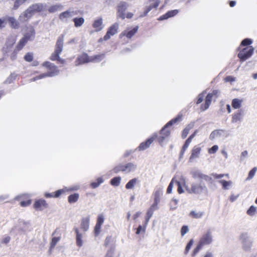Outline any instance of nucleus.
<instances>
[{
	"instance_id": "nucleus-1",
	"label": "nucleus",
	"mask_w": 257,
	"mask_h": 257,
	"mask_svg": "<svg viewBox=\"0 0 257 257\" xmlns=\"http://www.w3.org/2000/svg\"><path fill=\"white\" fill-rule=\"evenodd\" d=\"M42 66L46 70V72L43 73L34 77L35 80L43 79L46 77H52L58 75L59 70L54 64L49 61H45L42 64Z\"/></svg>"
},
{
	"instance_id": "nucleus-2",
	"label": "nucleus",
	"mask_w": 257,
	"mask_h": 257,
	"mask_svg": "<svg viewBox=\"0 0 257 257\" xmlns=\"http://www.w3.org/2000/svg\"><path fill=\"white\" fill-rule=\"evenodd\" d=\"M182 114L178 115L176 117L172 119L168 122H167L166 124L162 128L160 133L161 136L160 137L157 136V138L158 141L160 143H162L166 138L170 136L171 134V131L168 129V127L171 126L172 125L176 123L178 121H180L182 119Z\"/></svg>"
},
{
	"instance_id": "nucleus-3",
	"label": "nucleus",
	"mask_w": 257,
	"mask_h": 257,
	"mask_svg": "<svg viewBox=\"0 0 257 257\" xmlns=\"http://www.w3.org/2000/svg\"><path fill=\"white\" fill-rule=\"evenodd\" d=\"M103 57V54L96 55L89 57L86 53H83L78 56L75 61L76 65H81L84 63L100 61Z\"/></svg>"
},
{
	"instance_id": "nucleus-4",
	"label": "nucleus",
	"mask_w": 257,
	"mask_h": 257,
	"mask_svg": "<svg viewBox=\"0 0 257 257\" xmlns=\"http://www.w3.org/2000/svg\"><path fill=\"white\" fill-rule=\"evenodd\" d=\"M64 39V35L63 34L61 35L58 38L55 46V50L50 57V59L51 60L57 61L59 58V55L63 51Z\"/></svg>"
},
{
	"instance_id": "nucleus-5",
	"label": "nucleus",
	"mask_w": 257,
	"mask_h": 257,
	"mask_svg": "<svg viewBox=\"0 0 257 257\" xmlns=\"http://www.w3.org/2000/svg\"><path fill=\"white\" fill-rule=\"evenodd\" d=\"M238 50L239 52L237 56L241 61H244L252 56L254 52V48L252 46H248L238 49Z\"/></svg>"
},
{
	"instance_id": "nucleus-6",
	"label": "nucleus",
	"mask_w": 257,
	"mask_h": 257,
	"mask_svg": "<svg viewBox=\"0 0 257 257\" xmlns=\"http://www.w3.org/2000/svg\"><path fill=\"white\" fill-rule=\"evenodd\" d=\"M138 30L139 26H138L134 27H128L121 33L120 37H125L127 39H131L136 34Z\"/></svg>"
},
{
	"instance_id": "nucleus-7",
	"label": "nucleus",
	"mask_w": 257,
	"mask_h": 257,
	"mask_svg": "<svg viewBox=\"0 0 257 257\" xmlns=\"http://www.w3.org/2000/svg\"><path fill=\"white\" fill-rule=\"evenodd\" d=\"M217 94L218 91L217 90H214L212 93H208L205 97V103L201 105L200 109L201 110L204 111L208 108L211 103L213 96H217Z\"/></svg>"
},
{
	"instance_id": "nucleus-8",
	"label": "nucleus",
	"mask_w": 257,
	"mask_h": 257,
	"mask_svg": "<svg viewBox=\"0 0 257 257\" xmlns=\"http://www.w3.org/2000/svg\"><path fill=\"white\" fill-rule=\"evenodd\" d=\"M134 169L133 164L129 163L125 165H119L115 166L113 169V171L115 173H118L119 172H131Z\"/></svg>"
},
{
	"instance_id": "nucleus-9",
	"label": "nucleus",
	"mask_w": 257,
	"mask_h": 257,
	"mask_svg": "<svg viewBox=\"0 0 257 257\" xmlns=\"http://www.w3.org/2000/svg\"><path fill=\"white\" fill-rule=\"evenodd\" d=\"M128 4L125 2H120L117 7V17L122 20L125 18L124 12L126 10Z\"/></svg>"
},
{
	"instance_id": "nucleus-10",
	"label": "nucleus",
	"mask_w": 257,
	"mask_h": 257,
	"mask_svg": "<svg viewBox=\"0 0 257 257\" xmlns=\"http://www.w3.org/2000/svg\"><path fill=\"white\" fill-rule=\"evenodd\" d=\"M157 138V135L154 134L146 141L141 143L138 148L139 151H144L149 148L153 142Z\"/></svg>"
},
{
	"instance_id": "nucleus-11",
	"label": "nucleus",
	"mask_w": 257,
	"mask_h": 257,
	"mask_svg": "<svg viewBox=\"0 0 257 257\" xmlns=\"http://www.w3.org/2000/svg\"><path fill=\"white\" fill-rule=\"evenodd\" d=\"M212 241V237L211 232L210 230H208L200 238L199 243L202 246L210 244Z\"/></svg>"
},
{
	"instance_id": "nucleus-12",
	"label": "nucleus",
	"mask_w": 257,
	"mask_h": 257,
	"mask_svg": "<svg viewBox=\"0 0 257 257\" xmlns=\"http://www.w3.org/2000/svg\"><path fill=\"white\" fill-rule=\"evenodd\" d=\"M118 29V24L115 23L111 25L108 29V30L103 37V40L105 41L108 40L110 39L111 36L114 35L117 33Z\"/></svg>"
},
{
	"instance_id": "nucleus-13",
	"label": "nucleus",
	"mask_w": 257,
	"mask_h": 257,
	"mask_svg": "<svg viewBox=\"0 0 257 257\" xmlns=\"http://www.w3.org/2000/svg\"><path fill=\"white\" fill-rule=\"evenodd\" d=\"M33 207L36 210L41 211L48 207V204L46 201L43 199L36 200L34 204Z\"/></svg>"
},
{
	"instance_id": "nucleus-14",
	"label": "nucleus",
	"mask_w": 257,
	"mask_h": 257,
	"mask_svg": "<svg viewBox=\"0 0 257 257\" xmlns=\"http://www.w3.org/2000/svg\"><path fill=\"white\" fill-rule=\"evenodd\" d=\"M16 40L13 36L8 38L6 40L5 46L3 48L4 53H8L15 44Z\"/></svg>"
},
{
	"instance_id": "nucleus-15",
	"label": "nucleus",
	"mask_w": 257,
	"mask_h": 257,
	"mask_svg": "<svg viewBox=\"0 0 257 257\" xmlns=\"http://www.w3.org/2000/svg\"><path fill=\"white\" fill-rule=\"evenodd\" d=\"M150 5L148 6L144 12V15L142 17L146 16L148 13L153 9H157L160 3V0H149Z\"/></svg>"
},
{
	"instance_id": "nucleus-16",
	"label": "nucleus",
	"mask_w": 257,
	"mask_h": 257,
	"mask_svg": "<svg viewBox=\"0 0 257 257\" xmlns=\"http://www.w3.org/2000/svg\"><path fill=\"white\" fill-rule=\"evenodd\" d=\"M67 191L68 190L66 188H63L51 193L46 192L44 194V196L46 198H58L65 194Z\"/></svg>"
},
{
	"instance_id": "nucleus-17",
	"label": "nucleus",
	"mask_w": 257,
	"mask_h": 257,
	"mask_svg": "<svg viewBox=\"0 0 257 257\" xmlns=\"http://www.w3.org/2000/svg\"><path fill=\"white\" fill-rule=\"evenodd\" d=\"M204 187L201 184H192L191 187L187 188V190L190 193L199 194L203 190Z\"/></svg>"
},
{
	"instance_id": "nucleus-18",
	"label": "nucleus",
	"mask_w": 257,
	"mask_h": 257,
	"mask_svg": "<svg viewBox=\"0 0 257 257\" xmlns=\"http://www.w3.org/2000/svg\"><path fill=\"white\" fill-rule=\"evenodd\" d=\"M201 151V147L195 146L191 150V154L189 158L190 162L193 161L195 159L199 158Z\"/></svg>"
},
{
	"instance_id": "nucleus-19",
	"label": "nucleus",
	"mask_w": 257,
	"mask_h": 257,
	"mask_svg": "<svg viewBox=\"0 0 257 257\" xmlns=\"http://www.w3.org/2000/svg\"><path fill=\"white\" fill-rule=\"evenodd\" d=\"M34 15L30 8H28L23 14L19 17L20 21L25 22L28 21Z\"/></svg>"
},
{
	"instance_id": "nucleus-20",
	"label": "nucleus",
	"mask_w": 257,
	"mask_h": 257,
	"mask_svg": "<svg viewBox=\"0 0 257 257\" xmlns=\"http://www.w3.org/2000/svg\"><path fill=\"white\" fill-rule=\"evenodd\" d=\"M92 27L95 29V32L100 31L103 29V20L102 18H99L95 20L92 24Z\"/></svg>"
},
{
	"instance_id": "nucleus-21",
	"label": "nucleus",
	"mask_w": 257,
	"mask_h": 257,
	"mask_svg": "<svg viewBox=\"0 0 257 257\" xmlns=\"http://www.w3.org/2000/svg\"><path fill=\"white\" fill-rule=\"evenodd\" d=\"M29 8L34 14L36 13H39L43 11L45 9V7L42 4H35L31 6Z\"/></svg>"
},
{
	"instance_id": "nucleus-22",
	"label": "nucleus",
	"mask_w": 257,
	"mask_h": 257,
	"mask_svg": "<svg viewBox=\"0 0 257 257\" xmlns=\"http://www.w3.org/2000/svg\"><path fill=\"white\" fill-rule=\"evenodd\" d=\"M243 115V110L241 109L238 110L235 112L232 115L231 122L235 123L241 120Z\"/></svg>"
},
{
	"instance_id": "nucleus-23",
	"label": "nucleus",
	"mask_w": 257,
	"mask_h": 257,
	"mask_svg": "<svg viewBox=\"0 0 257 257\" xmlns=\"http://www.w3.org/2000/svg\"><path fill=\"white\" fill-rule=\"evenodd\" d=\"M28 29L29 31L25 33L22 38L25 39L28 42L35 37V31L34 28L32 26L28 27Z\"/></svg>"
},
{
	"instance_id": "nucleus-24",
	"label": "nucleus",
	"mask_w": 257,
	"mask_h": 257,
	"mask_svg": "<svg viewBox=\"0 0 257 257\" xmlns=\"http://www.w3.org/2000/svg\"><path fill=\"white\" fill-rule=\"evenodd\" d=\"M6 21H8L10 27L15 29H18L20 27L19 23L14 17H8L5 18Z\"/></svg>"
},
{
	"instance_id": "nucleus-25",
	"label": "nucleus",
	"mask_w": 257,
	"mask_h": 257,
	"mask_svg": "<svg viewBox=\"0 0 257 257\" xmlns=\"http://www.w3.org/2000/svg\"><path fill=\"white\" fill-rule=\"evenodd\" d=\"M179 13V11L178 10H174L172 11H169L167 12L165 14L161 16L159 18L160 20H164L165 19H167L169 18L173 17Z\"/></svg>"
},
{
	"instance_id": "nucleus-26",
	"label": "nucleus",
	"mask_w": 257,
	"mask_h": 257,
	"mask_svg": "<svg viewBox=\"0 0 257 257\" xmlns=\"http://www.w3.org/2000/svg\"><path fill=\"white\" fill-rule=\"evenodd\" d=\"M89 226V218L86 217L82 219L81 221L80 227L83 231H86Z\"/></svg>"
},
{
	"instance_id": "nucleus-27",
	"label": "nucleus",
	"mask_w": 257,
	"mask_h": 257,
	"mask_svg": "<svg viewBox=\"0 0 257 257\" xmlns=\"http://www.w3.org/2000/svg\"><path fill=\"white\" fill-rule=\"evenodd\" d=\"M74 231L76 234V244L78 246L81 247V246H82L83 244V241L82 239L83 235L81 233H79V229L78 228H75Z\"/></svg>"
},
{
	"instance_id": "nucleus-28",
	"label": "nucleus",
	"mask_w": 257,
	"mask_h": 257,
	"mask_svg": "<svg viewBox=\"0 0 257 257\" xmlns=\"http://www.w3.org/2000/svg\"><path fill=\"white\" fill-rule=\"evenodd\" d=\"M74 14V12H70L69 11H66L64 12L60 13L59 15V18L61 21H64L65 19L69 18L72 17Z\"/></svg>"
},
{
	"instance_id": "nucleus-29",
	"label": "nucleus",
	"mask_w": 257,
	"mask_h": 257,
	"mask_svg": "<svg viewBox=\"0 0 257 257\" xmlns=\"http://www.w3.org/2000/svg\"><path fill=\"white\" fill-rule=\"evenodd\" d=\"M242 102V99L234 98L232 100L231 106L234 109H239L241 107Z\"/></svg>"
},
{
	"instance_id": "nucleus-30",
	"label": "nucleus",
	"mask_w": 257,
	"mask_h": 257,
	"mask_svg": "<svg viewBox=\"0 0 257 257\" xmlns=\"http://www.w3.org/2000/svg\"><path fill=\"white\" fill-rule=\"evenodd\" d=\"M204 214V212H202V211H198V212H197L196 211H191L190 213H189V216H190L191 217L193 218H195V219H199V218H201Z\"/></svg>"
},
{
	"instance_id": "nucleus-31",
	"label": "nucleus",
	"mask_w": 257,
	"mask_h": 257,
	"mask_svg": "<svg viewBox=\"0 0 257 257\" xmlns=\"http://www.w3.org/2000/svg\"><path fill=\"white\" fill-rule=\"evenodd\" d=\"M62 8V6L59 4L52 5L48 9V12L49 13H55Z\"/></svg>"
},
{
	"instance_id": "nucleus-32",
	"label": "nucleus",
	"mask_w": 257,
	"mask_h": 257,
	"mask_svg": "<svg viewBox=\"0 0 257 257\" xmlns=\"http://www.w3.org/2000/svg\"><path fill=\"white\" fill-rule=\"evenodd\" d=\"M27 43L28 41L25 39L22 38L17 43L15 48L17 49V50L20 51L24 48Z\"/></svg>"
},
{
	"instance_id": "nucleus-33",
	"label": "nucleus",
	"mask_w": 257,
	"mask_h": 257,
	"mask_svg": "<svg viewBox=\"0 0 257 257\" xmlns=\"http://www.w3.org/2000/svg\"><path fill=\"white\" fill-rule=\"evenodd\" d=\"M79 198V195L78 193H74L71 194L68 197V201L69 203H73L77 202Z\"/></svg>"
},
{
	"instance_id": "nucleus-34",
	"label": "nucleus",
	"mask_w": 257,
	"mask_h": 257,
	"mask_svg": "<svg viewBox=\"0 0 257 257\" xmlns=\"http://www.w3.org/2000/svg\"><path fill=\"white\" fill-rule=\"evenodd\" d=\"M103 181L104 180L102 177H99L97 178L96 181L91 182L90 186L92 188L94 189L98 187L100 184L103 182Z\"/></svg>"
},
{
	"instance_id": "nucleus-35",
	"label": "nucleus",
	"mask_w": 257,
	"mask_h": 257,
	"mask_svg": "<svg viewBox=\"0 0 257 257\" xmlns=\"http://www.w3.org/2000/svg\"><path fill=\"white\" fill-rule=\"evenodd\" d=\"M138 182V179L137 178H134L130 180L127 184L125 185V188L127 189H133L134 186L136 184V183Z\"/></svg>"
},
{
	"instance_id": "nucleus-36",
	"label": "nucleus",
	"mask_w": 257,
	"mask_h": 257,
	"mask_svg": "<svg viewBox=\"0 0 257 257\" xmlns=\"http://www.w3.org/2000/svg\"><path fill=\"white\" fill-rule=\"evenodd\" d=\"M73 21L74 23L75 27L81 26L84 23V19L82 17L74 18Z\"/></svg>"
},
{
	"instance_id": "nucleus-37",
	"label": "nucleus",
	"mask_w": 257,
	"mask_h": 257,
	"mask_svg": "<svg viewBox=\"0 0 257 257\" xmlns=\"http://www.w3.org/2000/svg\"><path fill=\"white\" fill-rule=\"evenodd\" d=\"M252 43V41L251 39H249V38H246V39H243L240 45H239V47H238V49H240L242 47H244V46H246V47H248V46H250L249 45L250 44H251Z\"/></svg>"
},
{
	"instance_id": "nucleus-38",
	"label": "nucleus",
	"mask_w": 257,
	"mask_h": 257,
	"mask_svg": "<svg viewBox=\"0 0 257 257\" xmlns=\"http://www.w3.org/2000/svg\"><path fill=\"white\" fill-rule=\"evenodd\" d=\"M191 142L186 140L180 152V156H183Z\"/></svg>"
},
{
	"instance_id": "nucleus-39",
	"label": "nucleus",
	"mask_w": 257,
	"mask_h": 257,
	"mask_svg": "<svg viewBox=\"0 0 257 257\" xmlns=\"http://www.w3.org/2000/svg\"><path fill=\"white\" fill-rule=\"evenodd\" d=\"M191 142L186 140L180 152V156H183Z\"/></svg>"
},
{
	"instance_id": "nucleus-40",
	"label": "nucleus",
	"mask_w": 257,
	"mask_h": 257,
	"mask_svg": "<svg viewBox=\"0 0 257 257\" xmlns=\"http://www.w3.org/2000/svg\"><path fill=\"white\" fill-rule=\"evenodd\" d=\"M121 178L120 177H116L113 178L110 181V184L114 186H118L120 182Z\"/></svg>"
},
{
	"instance_id": "nucleus-41",
	"label": "nucleus",
	"mask_w": 257,
	"mask_h": 257,
	"mask_svg": "<svg viewBox=\"0 0 257 257\" xmlns=\"http://www.w3.org/2000/svg\"><path fill=\"white\" fill-rule=\"evenodd\" d=\"M192 126L190 125H187L182 131L181 136L183 139H185L187 136Z\"/></svg>"
},
{
	"instance_id": "nucleus-42",
	"label": "nucleus",
	"mask_w": 257,
	"mask_h": 257,
	"mask_svg": "<svg viewBox=\"0 0 257 257\" xmlns=\"http://www.w3.org/2000/svg\"><path fill=\"white\" fill-rule=\"evenodd\" d=\"M33 53L32 52H28L25 55L24 60L28 62H31L33 60Z\"/></svg>"
},
{
	"instance_id": "nucleus-43",
	"label": "nucleus",
	"mask_w": 257,
	"mask_h": 257,
	"mask_svg": "<svg viewBox=\"0 0 257 257\" xmlns=\"http://www.w3.org/2000/svg\"><path fill=\"white\" fill-rule=\"evenodd\" d=\"M219 182L222 184L223 189H227L228 187L231 184V181H227L224 180L219 181Z\"/></svg>"
},
{
	"instance_id": "nucleus-44",
	"label": "nucleus",
	"mask_w": 257,
	"mask_h": 257,
	"mask_svg": "<svg viewBox=\"0 0 257 257\" xmlns=\"http://www.w3.org/2000/svg\"><path fill=\"white\" fill-rule=\"evenodd\" d=\"M60 239V237H54L52 238L51 242V244H50V249H51L53 248L55 246V245H56L57 242L59 241Z\"/></svg>"
},
{
	"instance_id": "nucleus-45",
	"label": "nucleus",
	"mask_w": 257,
	"mask_h": 257,
	"mask_svg": "<svg viewBox=\"0 0 257 257\" xmlns=\"http://www.w3.org/2000/svg\"><path fill=\"white\" fill-rule=\"evenodd\" d=\"M154 211L152 210V209L149 208L148 209L147 213V216H146V221H145L146 224H147L150 218L152 216Z\"/></svg>"
},
{
	"instance_id": "nucleus-46",
	"label": "nucleus",
	"mask_w": 257,
	"mask_h": 257,
	"mask_svg": "<svg viewBox=\"0 0 257 257\" xmlns=\"http://www.w3.org/2000/svg\"><path fill=\"white\" fill-rule=\"evenodd\" d=\"M257 170V168L256 167H254L248 173V177L247 178V179L248 180H250L251 179H252L253 176H254L255 173H256V171Z\"/></svg>"
},
{
	"instance_id": "nucleus-47",
	"label": "nucleus",
	"mask_w": 257,
	"mask_h": 257,
	"mask_svg": "<svg viewBox=\"0 0 257 257\" xmlns=\"http://www.w3.org/2000/svg\"><path fill=\"white\" fill-rule=\"evenodd\" d=\"M256 212V207L254 206H251L247 211V214L250 216H252Z\"/></svg>"
},
{
	"instance_id": "nucleus-48",
	"label": "nucleus",
	"mask_w": 257,
	"mask_h": 257,
	"mask_svg": "<svg viewBox=\"0 0 257 257\" xmlns=\"http://www.w3.org/2000/svg\"><path fill=\"white\" fill-rule=\"evenodd\" d=\"M204 95H205V93L204 92H202L201 93H200L198 95V96L197 97V101H196V103L197 104H200L201 102H202V101L203 100L204 98Z\"/></svg>"
},
{
	"instance_id": "nucleus-49",
	"label": "nucleus",
	"mask_w": 257,
	"mask_h": 257,
	"mask_svg": "<svg viewBox=\"0 0 257 257\" xmlns=\"http://www.w3.org/2000/svg\"><path fill=\"white\" fill-rule=\"evenodd\" d=\"M193 243V239H191L189 242L187 243L186 247H185V251H184V253L185 254H187L188 252H189L191 247L192 246V244Z\"/></svg>"
},
{
	"instance_id": "nucleus-50",
	"label": "nucleus",
	"mask_w": 257,
	"mask_h": 257,
	"mask_svg": "<svg viewBox=\"0 0 257 257\" xmlns=\"http://www.w3.org/2000/svg\"><path fill=\"white\" fill-rule=\"evenodd\" d=\"M19 50H17V49L15 48L13 52L11 53L10 58L12 60H15L16 59L17 57V54L19 52Z\"/></svg>"
},
{
	"instance_id": "nucleus-51",
	"label": "nucleus",
	"mask_w": 257,
	"mask_h": 257,
	"mask_svg": "<svg viewBox=\"0 0 257 257\" xmlns=\"http://www.w3.org/2000/svg\"><path fill=\"white\" fill-rule=\"evenodd\" d=\"M161 194V191L159 190H157L155 191L154 193V200L156 201V202H159L160 201V196Z\"/></svg>"
},
{
	"instance_id": "nucleus-52",
	"label": "nucleus",
	"mask_w": 257,
	"mask_h": 257,
	"mask_svg": "<svg viewBox=\"0 0 257 257\" xmlns=\"http://www.w3.org/2000/svg\"><path fill=\"white\" fill-rule=\"evenodd\" d=\"M101 226V225L96 224L94 229V232L95 236H97L99 234L100 232Z\"/></svg>"
},
{
	"instance_id": "nucleus-53",
	"label": "nucleus",
	"mask_w": 257,
	"mask_h": 257,
	"mask_svg": "<svg viewBox=\"0 0 257 257\" xmlns=\"http://www.w3.org/2000/svg\"><path fill=\"white\" fill-rule=\"evenodd\" d=\"M146 225L147 224L145 223L144 226L143 227L142 225H140L137 229L136 234H139L141 232H145Z\"/></svg>"
},
{
	"instance_id": "nucleus-54",
	"label": "nucleus",
	"mask_w": 257,
	"mask_h": 257,
	"mask_svg": "<svg viewBox=\"0 0 257 257\" xmlns=\"http://www.w3.org/2000/svg\"><path fill=\"white\" fill-rule=\"evenodd\" d=\"M175 182L178 186V188H177L178 193L179 194H182V193H183L184 191H183V189L181 186V183L179 181H177V180L175 181Z\"/></svg>"
},
{
	"instance_id": "nucleus-55",
	"label": "nucleus",
	"mask_w": 257,
	"mask_h": 257,
	"mask_svg": "<svg viewBox=\"0 0 257 257\" xmlns=\"http://www.w3.org/2000/svg\"><path fill=\"white\" fill-rule=\"evenodd\" d=\"M104 222V217L103 215L100 214L98 215L97 219L96 224L101 225Z\"/></svg>"
},
{
	"instance_id": "nucleus-56",
	"label": "nucleus",
	"mask_w": 257,
	"mask_h": 257,
	"mask_svg": "<svg viewBox=\"0 0 257 257\" xmlns=\"http://www.w3.org/2000/svg\"><path fill=\"white\" fill-rule=\"evenodd\" d=\"M202 247V246L198 243L197 246L193 250L192 256H194L196 253L200 250Z\"/></svg>"
},
{
	"instance_id": "nucleus-57",
	"label": "nucleus",
	"mask_w": 257,
	"mask_h": 257,
	"mask_svg": "<svg viewBox=\"0 0 257 257\" xmlns=\"http://www.w3.org/2000/svg\"><path fill=\"white\" fill-rule=\"evenodd\" d=\"M31 203V200L30 199L27 200L26 201H22L20 202V205L22 207H26L30 205Z\"/></svg>"
},
{
	"instance_id": "nucleus-58",
	"label": "nucleus",
	"mask_w": 257,
	"mask_h": 257,
	"mask_svg": "<svg viewBox=\"0 0 257 257\" xmlns=\"http://www.w3.org/2000/svg\"><path fill=\"white\" fill-rule=\"evenodd\" d=\"M212 176L215 179H220L222 177H223L224 176H226L227 178L229 177V175L228 174H213L212 175Z\"/></svg>"
},
{
	"instance_id": "nucleus-59",
	"label": "nucleus",
	"mask_w": 257,
	"mask_h": 257,
	"mask_svg": "<svg viewBox=\"0 0 257 257\" xmlns=\"http://www.w3.org/2000/svg\"><path fill=\"white\" fill-rule=\"evenodd\" d=\"M18 77V74L14 72L11 74L10 76L8 78V79L10 81V82H12L13 81L15 80L17 77Z\"/></svg>"
},
{
	"instance_id": "nucleus-60",
	"label": "nucleus",
	"mask_w": 257,
	"mask_h": 257,
	"mask_svg": "<svg viewBox=\"0 0 257 257\" xmlns=\"http://www.w3.org/2000/svg\"><path fill=\"white\" fill-rule=\"evenodd\" d=\"M11 240V237L6 236L4 237L1 240V243L5 244H7Z\"/></svg>"
},
{
	"instance_id": "nucleus-61",
	"label": "nucleus",
	"mask_w": 257,
	"mask_h": 257,
	"mask_svg": "<svg viewBox=\"0 0 257 257\" xmlns=\"http://www.w3.org/2000/svg\"><path fill=\"white\" fill-rule=\"evenodd\" d=\"M218 147L217 145L213 146L208 150V153L210 154H214L218 150Z\"/></svg>"
},
{
	"instance_id": "nucleus-62",
	"label": "nucleus",
	"mask_w": 257,
	"mask_h": 257,
	"mask_svg": "<svg viewBox=\"0 0 257 257\" xmlns=\"http://www.w3.org/2000/svg\"><path fill=\"white\" fill-rule=\"evenodd\" d=\"M173 182H174V179H173L171 182L170 183L167 189V194H170L172 192L173 186Z\"/></svg>"
},
{
	"instance_id": "nucleus-63",
	"label": "nucleus",
	"mask_w": 257,
	"mask_h": 257,
	"mask_svg": "<svg viewBox=\"0 0 257 257\" xmlns=\"http://www.w3.org/2000/svg\"><path fill=\"white\" fill-rule=\"evenodd\" d=\"M188 231V228L187 226L184 225L182 227L181 230V234L182 236H183Z\"/></svg>"
},
{
	"instance_id": "nucleus-64",
	"label": "nucleus",
	"mask_w": 257,
	"mask_h": 257,
	"mask_svg": "<svg viewBox=\"0 0 257 257\" xmlns=\"http://www.w3.org/2000/svg\"><path fill=\"white\" fill-rule=\"evenodd\" d=\"M159 202H156L154 200V203L151 205V206L149 208L150 209H152V210L155 211L157 209L158 204Z\"/></svg>"
}]
</instances>
